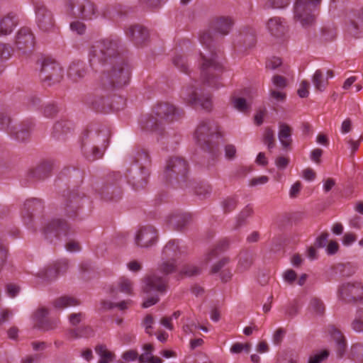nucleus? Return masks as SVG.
<instances>
[{"label":"nucleus","instance_id":"obj_1","mask_svg":"<svg viewBox=\"0 0 363 363\" xmlns=\"http://www.w3.org/2000/svg\"><path fill=\"white\" fill-rule=\"evenodd\" d=\"M119 41L111 38L94 42L89 48V62L94 69L103 67L95 81L99 90L113 93L127 85L130 67L118 51Z\"/></svg>","mask_w":363,"mask_h":363},{"label":"nucleus","instance_id":"obj_2","mask_svg":"<svg viewBox=\"0 0 363 363\" xmlns=\"http://www.w3.org/2000/svg\"><path fill=\"white\" fill-rule=\"evenodd\" d=\"M110 130L105 126H94L86 130L82 137L81 148L91 161L101 158L108 145Z\"/></svg>","mask_w":363,"mask_h":363},{"label":"nucleus","instance_id":"obj_3","mask_svg":"<svg viewBox=\"0 0 363 363\" xmlns=\"http://www.w3.org/2000/svg\"><path fill=\"white\" fill-rule=\"evenodd\" d=\"M194 138L203 150L214 155L223 143L224 134L218 124L201 121L195 130Z\"/></svg>","mask_w":363,"mask_h":363},{"label":"nucleus","instance_id":"obj_4","mask_svg":"<svg viewBox=\"0 0 363 363\" xmlns=\"http://www.w3.org/2000/svg\"><path fill=\"white\" fill-rule=\"evenodd\" d=\"M199 67L201 79L204 84L213 89L223 86L221 75L224 72L223 65L219 62L218 56L213 54L211 57H206L200 52Z\"/></svg>","mask_w":363,"mask_h":363},{"label":"nucleus","instance_id":"obj_5","mask_svg":"<svg viewBox=\"0 0 363 363\" xmlns=\"http://www.w3.org/2000/svg\"><path fill=\"white\" fill-rule=\"evenodd\" d=\"M155 116H151L145 121L143 128L152 131L160 130L162 127L182 116L181 112L173 104L167 102L157 104L154 108Z\"/></svg>","mask_w":363,"mask_h":363},{"label":"nucleus","instance_id":"obj_6","mask_svg":"<svg viewBox=\"0 0 363 363\" xmlns=\"http://www.w3.org/2000/svg\"><path fill=\"white\" fill-rule=\"evenodd\" d=\"M321 0H296L294 14L296 23L303 28H310L315 21V11Z\"/></svg>","mask_w":363,"mask_h":363},{"label":"nucleus","instance_id":"obj_7","mask_svg":"<svg viewBox=\"0 0 363 363\" xmlns=\"http://www.w3.org/2000/svg\"><path fill=\"white\" fill-rule=\"evenodd\" d=\"M189 165L182 157H174L167 160L164 172V176L167 182L176 181L182 187L187 185L186 182L188 178Z\"/></svg>","mask_w":363,"mask_h":363},{"label":"nucleus","instance_id":"obj_8","mask_svg":"<svg viewBox=\"0 0 363 363\" xmlns=\"http://www.w3.org/2000/svg\"><path fill=\"white\" fill-rule=\"evenodd\" d=\"M67 11L75 18L89 21L98 16V9L91 0H68Z\"/></svg>","mask_w":363,"mask_h":363},{"label":"nucleus","instance_id":"obj_9","mask_svg":"<svg viewBox=\"0 0 363 363\" xmlns=\"http://www.w3.org/2000/svg\"><path fill=\"white\" fill-rule=\"evenodd\" d=\"M31 128L30 122L11 125L10 118L0 112V130L6 131L12 138L19 141H24L29 138Z\"/></svg>","mask_w":363,"mask_h":363},{"label":"nucleus","instance_id":"obj_10","mask_svg":"<svg viewBox=\"0 0 363 363\" xmlns=\"http://www.w3.org/2000/svg\"><path fill=\"white\" fill-rule=\"evenodd\" d=\"M339 298L347 303L363 304V283L349 281L341 284L338 289Z\"/></svg>","mask_w":363,"mask_h":363},{"label":"nucleus","instance_id":"obj_11","mask_svg":"<svg viewBox=\"0 0 363 363\" xmlns=\"http://www.w3.org/2000/svg\"><path fill=\"white\" fill-rule=\"evenodd\" d=\"M40 77L44 84L50 86L61 81L63 77V69L55 60L45 59L42 64Z\"/></svg>","mask_w":363,"mask_h":363},{"label":"nucleus","instance_id":"obj_12","mask_svg":"<svg viewBox=\"0 0 363 363\" xmlns=\"http://www.w3.org/2000/svg\"><path fill=\"white\" fill-rule=\"evenodd\" d=\"M35 21L38 28L44 33L54 32L57 28L52 12L44 5L35 6Z\"/></svg>","mask_w":363,"mask_h":363},{"label":"nucleus","instance_id":"obj_13","mask_svg":"<svg viewBox=\"0 0 363 363\" xmlns=\"http://www.w3.org/2000/svg\"><path fill=\"white\" fill-rule=\"evenodd\" d=\"M226 249L227 243L223 241L218 243L204 255L203 262L206 264L218 259V261L212 266L211 270V273H218L225 265L226 258L225 257V252Z\"/></svg>","mask_w":363,"mask_h":363},{"label":"nucleus","instance_id":"obj_14","mask_svg":"<svg viewBox=\"0 0 363 363\" xmlns=\"http://www.w3.org/2000/svg\"><path fill=\"white\" fill-rule=\"evenodd\" d=\"M150 173L146 166L133 164L128 169V182L135 190L144 188L147 184Z\"/></svg>","mask_w":363,"mask_h":363},{"label":"nucleus","instance_id":"obj_15","mask_svg":"<svg viewBox=\"0 0 363 363\" xmlns=\"http://www.w3.org/2000/svg\"><path fill=\"white\" fill-rule=\"evenodd\" d=\"M184 100L196 108H201L206 111H211L212 107L211 98L209 94L199 95L194 86L185 89Z\"/></svg>","mask_w":363,"mask_h":363},{"label":"nucleus","instance_id":"obj_16","mask_svg":"<svg viewBox=\"0 0 363 363\" xmlns=\"http://www.w3.org/2000/svg\"><path fill=\"white\" fill-rule=\"evenodd\" d=\"M83 194H80L77 191L70 192L65 199L62 209L64 215L71 219L77 217L79 211L81 208V200Z\"/></svg>","mask_w":363,"mask_h":363},{"label":"nucleus","instance_id":"obj_17","mask_svg":"<svg viewBox=\"0 0 363 363\" xmlns=\"http://www.w3.org/2000/svg\"><path fill=\"white\" fill-rule=\"evenodd\" d=\"M157 233L156 229L152 225L140 228L135 237V243L140 247H149L157 242Z\"/></svg>","mask_w":363,"mask_h":363},{"label":"nucleus","instance_id":"obj_18","mask_svg":"<svg viewBox=\"0 0 363 363\" xmlns=\"http://www.w3.org/2000/svg\"><path fill=\"white\" fill-rule=\"evenodd\" d=\"M68 224L62 219H53L48 222L43 228V233L46 239L60 238L67 235L69 230Z\"/></svg>","mask_w":363,"mask_h":363},{"label":"nucleus","instance_id":"obj_19","mask_svg":"<svg viewBox=\"0 0 363 363\" xmlns=\"http://www.w3.org/2000/svg\"><path fill=\"white\" fill-rule=\"evenodd\" d=\"M35 44L34 35L29 28H21L17 33L15 45L18 50L26 53L30 51Z\"/></svg>","mask_w":363,"mask_h":363},{"label":"nucleus","instance_id":"obj_20","mask_svg":"<svg viewBox=\"0 0 363 363\" xmlns=\"http://www.w3.org/2000/svg\"><path fill=\"white\" fill-rule=\"evenodd\" d=\"M112 93H106L103 90H99L98 84L95 81V88L94 94L89 97L87 103L92 106L96 111H106L108 107V97Z\"/></svg>","mask_w":363,"mask_h":363},{"label":"nucleus","instance_id":"obj_21","mask_svg":"<svg viewBox=\"0 0 363 363\" xmlns=\"http://www.w3.org/2000/svg\"><path fill=\"white\" fill-rule=\"evenodd\" d=\"M166 279L153 274L147 276L145 279L143 291L146 294L152 293L153 291L164 292L166 290Z\"/></svg>","mask_w":363,"mask_h":363},{"label":"nucleus","instance_id":"obj_22","mask_svg":"<svg viewBox=\"0 0 363 363\" xmlns=\"http://www.w3.org/2000/svg\"><path fill=\"white\" fill-rule=\"evenodd\" d=\"M127 36L137 46L143 45L149 38V32L141 25L130 26L126 31Z\"/></svg>","mask_w":363,"mask_h":363},{"label":"nucleus","instance_id":"obj_23","mask_svg":"<svg viewBox=\"0 0 363 363\" xmlns=\"http://www.w3.org/2000/svg\"><path fill=\"white\" fill-rule=\"evenodd\" d=\"M43 209V204L41 200L38 199H31L27 200L24 203L23 211V219L26 225H28L35 213H40Z\"/></svg>","mask_w":363,"mask_h":363},{"label":"nucleus","instance_id":"obj_24","mask_svg":"<svg viewBox=\"0 0 363 363\" xmlns=\"http://www.w3.org/2000/svg\"><path fill=\"white\" fill-rule=\"evenodd\" d=\"M252 91L250 89L244 90L242 96H233L232 104L235 109L241 113H247L252 106Z\"/></svg>","mask_w":363,"mask_h":363},{"label":"nucleus","instance_id":"obj_25","mask_svg":"<svg viewBox=\"0 0 363 363\" xmlns=\"http://www.w3.org/2000/svg\"><path fill=\"white\" fill-rule=\"evenodd\" d=\"M18 23V16L13 12L0 16V35H7L11 33Z\"/></svg>","mask_w":363,"mask_h":363},{"label":"nucleus","instance_id":"obj_26","mask_svg":"<svg viewBox=\"0 0 363 363\" xmlns=\"http://www.w3.org/2000/svg\"><path fill=\"white\" fill-rule=\"evenodd\" d=\"M190 216L186 213L175 211L171 213L167 217V224L172 228L181 230L185 227L189 222Z\"/></svg>","mask_w":363,"mask_h":363},{"label":"nucleus","instance_id":"obj_27","mask_svg":"<svg viewBox=\"0 0 363 363\" xmlns=\"http://www.w3.org/2000/svg\"><path fill=\"white\" fill-rule=\"evenodd\" d=\"M209 28L219 38H224L227 34V17L224 16L213 18L209 23Z\"/></svg>","mask_w":363,"mask_h":363},{"label":"nucleus","instance_id":"obj_28","mask_svg":"<svg viewBox=\"0 0 363 363\" xmlns=\"http://www.w3.org/2000/svg\"><path fill=\"white\" fill-rule=\"evenodd\" d=\"M182 251L179 246V243L175 240H171L163 247L161 257L164 259H171L177 261L181 256Z\"/></svg>","mask_w":363,"mask_h":363},{"label":"nucleus","instance_id":"obj_29","mask_svg":"<svg viewBox=\"0 0 363 363\" xmlns=\"http://www.w3.org/2000/svg\"><path fill=\"white\" fill-rule=\"evenodd\" d=\"M72 129L73 125L70 121H60L54 125L52 135L57 140H64Z\"/></svg>","mask_w":363,"mask_h":363},{"label":"nucleus","instance_id":"obj_30","mask_svg":"<svg viewBox=\"0 0 363 363\" xmlns=\"http://www.w3.org/2000/svg\"><path fill=\"white\" fill-rule=\"evenodd\" d=\"M331 338L335 342L337 355L342 357L346 352L347 340L344 335L337 329L332 328L330 331Z\"/></svg>","mask_w":363,"mask_h":363},{"label":"nucleus","instance_id":"obj_31","mask_svg":"<svg viewBox=\"0 0 363 363\" xmlns=\"http://www.w3.org/2000/svg\"><path fill=\"white\" fill-rule=\"evenodd\" d=\"M266 28L272 36H281L285 31L284 22L279 17L270 18L266 22Z\"/></svg>","mask_w":363,"mask_h":363},{"label":"nucleus","instance_id":"obj_32","mask_svg":"<svg viewBox=\"0 0 363 363\" xmlns=\"http://www.w3.org/2000/svg\"><path fill=\"white\" fill-rule=\"evenodd\" d=\"M85 65L82 62H73L68 69V77L73 81H78L86 74Z\"/></svg>","mask_w":363,"mask_h":363},{"label":"nucleus","instance_id":"obj_33","mask_svg":"<svg viewBox=\"0 0 363 363\" xmlns=\"http://www.w3.org/2000/svg\"><path fill=\"white\" fill-rule=\"evenodd\" d=\"M278 138L284 148L289 147L292 141L291 127L286 123H279Z\"/></svg>","mask_w":363,"mask_h":363},{"label":"nucleus","instance_id":"obj_34","mask_svg":"<svg viewBox=\"0 0 363 363\" xmlns=\"http://www.w3.org/2000/svg\"><path fill=\"white\" fill-rule=\"evenodd\" d=\"M52 169V164L50 162H43L34 169L29 172V176L36 179H44L48 177Z\"/></svg>","mask_w":363,"mask_h":363},{"label":"nucleus","instance_id":"obj_35","mask_svg":"<svg viewBox=\"0 0 363 363\" xmlns=\"http://www.w3.org/2000/svg\"><path fill=\"white\" fill-rule=\"evenodd\" d=\"M144 352L139 356L140 363H162V360L160 357L152 355L154 347L152 344H145L143 347Z\"/></svg>","mask_w":363,"mask_h":363},{"label":"nucleus","instance_id":"obj_36","mask_svg":"<svg viewBox=\"0 0 363 363\" xmlns=\"http://www.w3.org/2000/svg\"><path fill=\"white\" fill-rule=\"evenodd\" d=\"M101 194L105 201H118L121 198L122 193L119 188L108 185L102 189Z\"/></svg>","mask_w":363,"mask_h":363},{"label":"nucleus","instance_id":"obj_37","mask_svg":"<svg viewBox=\"0 0 363 363\" xmlns=\"http://www.w3.org/2000/svg\"><path fill=\"white\" fill-rule=\"evenodd\" d=\"M255 210L253 204H247L237 215L235 218V227L239 228L245 225L248 218L254 215Z\"/></svg>","mask_w":363,"mask_h":363},{"label":"nucleus","instance_id":"obj_38","mask_svg":"<svg viewBox=\"0 0 363 363\" xmlns=\"http://www.w3.org/2000/svg\"><path fill=\"white\" fill-rule=\"evenodd\" d=\"M312 82L315 89L322 92L323 91L328 84L327 79L325 77V74L320 69H317L312 77Z\"/></svg>","mask_w":363,"mask_h":363},{"label":"nucleus","instance_id":"obj_39","mask_svg":"<svg viewBox=\"0 0 363 363\" xmlns=\"http://www.w3.org/2000/svg\"><path fill=\"white\" fill-rule=\"evenodd\" d=\"M348 358L354 362H363V344H352L347 353Z\"/></svg>","mask_w":363,"mask_h":363},{"label":"nucleus","instance_id":"obj_40","mask_svg":"<svg viewBox=\"0 0 363 363\" xmlns=\"http://www.w3.org/2000/svg\"><path fill=\"white\" fill-rule=\"evenodd\" d=\"M79 304V301L71 296H61L56 298L54 301V306L58 309H63L67 307L76 306Z\"/></svg>","mask_w":363,"mask_h":363},{"label":"nucleus","instance_id":"obj_41","mask_svg":"<svg viewBox=\"0 0 363 363\" xmlns=\"http://www.w3.org/2000/svg\"><path fill=\"white\" fill-rule=\"evenodd\" d=\"M177 267V262L173 261L171 259H164L161 257V261L158 264V270L160 272L164 275H168L169 274L175 272Z\"/></svg>","mask_w":363,"mask_h":363},{"label":"nucleus","instance_id":"obj_42","mask_svg":"<svg viewBox=\"0 0 363 363\" xmlns=\"http://www.w3.org/2000/svg\"><path fill=\"white\" fill-rule=\"evenodd\" d=\"M309 311L314 315H321L325 311L323 302L318 298L313 297L309 302Z\"/></svg>","mask_w":363,"mask_h":363},{"label":"nucleus","instance_id":"obj_43","mask_svg":"<svg viewBox=\"0 0 363 363\" xmlns=\"http://www.w3.org/2000/svg\"><path fill=\"white\" fill-rule=\"evenodd\" d=\"M95 350L101 357L98 363H110L113 360V354L109 352L105 345H97Z\"/></svg>","mask_w":363,"mask_h":363},{"label":"nucleus","instance_id":"obj_44","mask_svg":"<svg viewBox=\"0 0 363 363\" xmlns=\"http://www.w3.org/2000/svg\"><path fill=\"white\" fill-rule=\"evenodd\" d=\"M351 328L357 333H363V308L359 309L351 322Z\"/></svg>","mask_w":363,"mask_h":363},{"label":"nucleus","instance_id":"obj_45","mask_svg":"<svg viewBox=\"0 0 363 363\" xmlns=\"http://www.w3.org/2000/svg\"><path fill=\"white\" fill-rule=\"evenodd\" d=\"M199 42L204 46L209 48L213 41L219 39L215 36L212 31L209 30H203L199 34Z\"/></svg>","mask_w":363,"mask_h":363},{"label":"nucleus","instance_id":"obj_46","mask_svg":"<svg viewBox=\"0 0 363 363\" xmlns=\"http://www.w3.org/2000/svg\"><path fill=\"white\" fill-rule=\"evenodd\" d=\"M60 274V268L56 265L48 267L45 270L42 272L41 277L50 281L55 279Z\"/></svg>","mask_w":363,"mask_h":363},{"label":"nucleus","instance_id":"obj_47","mask_svg":"<svg viewBox=\"0 0 363 363\" xmlns=\"http://www.w3.org/2000/svg\"><path fill=\"white\" fill-rule=\"evenodd\" d=\"M133 160L135 164L138 166H145L150 162V157L145 150H138L134 155Z\"/></svg>","mask_w":363,"mask_h":363},{"label":"nucleus","instance_id":"obj_48","mask_svg":"<svg viewBox=\"0 0 363 363\" xmlns=\"http://www.w3.org/2000/svg\"><path fill=\"white\" fill-rule=\"evenodd\" d=\"M328 355L329 352L327 350L314 352L308 357V363H321L328 357Z\"/></svg>","mask_w":363,"mask_h":363},{"label":"nucleus","instance_id":"obj_49","mask_svg":"<svg viewBox=\"0 0 363 363\" xmlns=\"http://www.w3.org/2000/svg\"><path fill=\"white\" fill-rule=\"evenodd\" d=\"M172 62L175 67H177L181 72L188 74L189 73V67L186 63V59L182 55H176L173 60Z\"/></svg>","mask_w":363,"mask_h":363},{"label":"nucleus","instance_id":"obj_50","mask_svg":"<svg viewBox=\"0 0 363 363\" xmlns=\"http://www.w3.org/2000/svg\"><path fill=\"white\" fill-rule=\"evenodd\" d=\"M263 143L269 149L274 146V133L270 128H267L263 133Z\"/></svg>","mask_w":363,"mask_h":363},{"label":"nucleus","instance_id":"obj_51","mask_svg":"<svg viewBox=\"0 0 363 363\" xmlns=\"http://www.w3.org/2000/svg\"><path fill=\"white\" fill-rule=\"evenodd\" d=\"M43 108V114L47 118L54 117L59 111L57 105L52 102L45 104Z\"/></svg>","mask_w":363,"mask_h":363},{"label":"nucleus","instance_id":"obj_52","mask_svg":"<svg viewBox=\"0 0 363 363\" xmlns=\"http://www.w3.org/2000/svg\"><path fill=\"white\" fill-rule=\"evenodd\" d=\"M132 281L125 277H121L118 281L120 291L123 293L130 294L132 291Z\"/></svg>","mask_w":363,"mask_h":363},{"label":"nucleus","instance_id":"obj_53","mask_svg":"<svg viewBox=\"0 0 363 363\" xmlns=\"http://www.w3.org/2000/svg\"><path fill=\"white\" fill-rule=\"evenodd\" d=\"M13 52V48L9 44L0 43V60L9 59Z\"/></svg>","mask_w":363,"mask_h":363},{"label":"nucleus","instance_id":"obj_54","mask_svg":"<svg viewBox=\"0 0 363 363\" xmlns=\"http://www.w3.org/2000/svg\"><path fill=\"white\" fill-rule=\"evenodd\" d=\"M251 345L249 343L237 342L234 344L230 348V352L233 354H239L242 352L248 353L250 352Z\"/></svg>","mask_w":363,"mask_h":363},{"label":"nucleus","instance_id":"obj_55","mask_svg":"<svg viewBox=\"0 0 363 363\" xmlns=\"http://www.w3.org/2000/svg\"><path fill=\"white\" fill-rule=\"evenodd\" d=\"M211 188L207 184H199L195 187V194L201 198H206L210 195Z\"/></svg>","mask_w":363,"mask_h":363},{"label":"nucleus","instance_id":"obj_56","mask_svg":"<svg viewBox=\"0 0 363 363\" xmlns=\"http://www.w3.org/2000/svg\"><path fill=\"white\" fill-rule=\"evenodd\" d=\"M85 319V314L82 312L73 313L69 315V321L73 326L79 324L83 320Z\"/></svg>","mask_w":363,"mask_h":363},{"label":"nucleus","instance_id":"obj_57","mask_svg":"<svg viewBox=\"0 0 363 363\" xmlns=\"http://www.w3.org/2000/svg\"><path fill=\"white\" fill-rule=\"evenodd\" d=\"M302 189V184L299 181L294 182L290 187L289 196L291 199L296 198Z\"/></svg>","mask_w":363,"mask_h":363},{"label":"nucleus","instance_id":"obj_58","mask_svg":"<svg viewBox=\"0 0 363 363\" xmlns=\"http://www.w3.org/2000/svg\"><path fill=\"white\" fill-rule=\"evenodd\" d=\"M70 28L72 31L76 32L79 35H82L85 33L86 26L80 21H74L70 24Z\"/></svg>","mask_w":363,"mask_h":363},{"label":"nucleus","instance_id":"obj_59","mask_svg":"<svg viewBox=\"0 0 363 363\" xmlns=\"http://www.w3.org/2000/svg\"><path fill=\"white\" fill-rule=\"evenodd\" d=\"M281 65V60L279 57H272L269 58L266 62V67L269 69L274 70Z\"/></svg>","mask_w":363,"mask_h":363},{"label":"nucleus","instance_id":"obj_60","mask_svg":"<svg viewBox=\"0 0 363 363\" xmlns=\"http://www.w3.org/2000/svg\"><path fill=\"white\" fill-rule=\"evenodd\" d=\"M269 182V177L267 176H260L258 177L252 178L249 181L250 186H256L258 185H264Z\"/></svg>","mask_w":363,"mask_h":363},{"label":"nucleus","instance_id":"obj_61","mask_svg":"<svg viewBox=\"0 0 363 363\" xmlns=\"http://www.w3.org/2000/svg\"><path fill=\"white\" fill-rule=\"evenodd\" d=\"M272 82L276 88L284 89L286 86V80L281 76L274 75L272 79Z\"/></svg>","mask_w":363,"mask_h":363},{"label":"nucleus","instance_id":"obj_62","mask_svg":"<svg viewBox=\"0 0 363 363\" xmlns=\"http://www.w3.org/2000/svg\"><path fill=\"white\" fill-rule=\"evenodd\" d=\"M309 83L307 81H302L300 84L299 88L298 89V95L301 98H305L308 96L309 91Z\"/></svg>","mask_w":363,"mask_h":363},{"label":"nucleus","instance_id":"obj_63","mask_svg":"<svg viewBox=\"0 0 363 363\" xmlns=\"http://www.w3.org/2000/svg\"><path fill=\"white\" fill-rule=\"evenodd\" d=\"M276 167L280 169H285L289 164V159L286 157L280 156L275 159L274 161Z\"/></svg>","mask_w":363,"mask_h":363},{"label":"nucleus","instance_id":"obj_64","mask_svg":"<svg viewBox=\"0 0 363 363\" xmlns=\"http://www.w3.org/2000/svg\"><path fill=\"white\" fill-rule=\"evenodd\" d=\"M357 240L355 234L352 233H346L342 239V245L345 246H350Z\"/></svg>","mask_w":363,"mask_h":363}]
</instances>
